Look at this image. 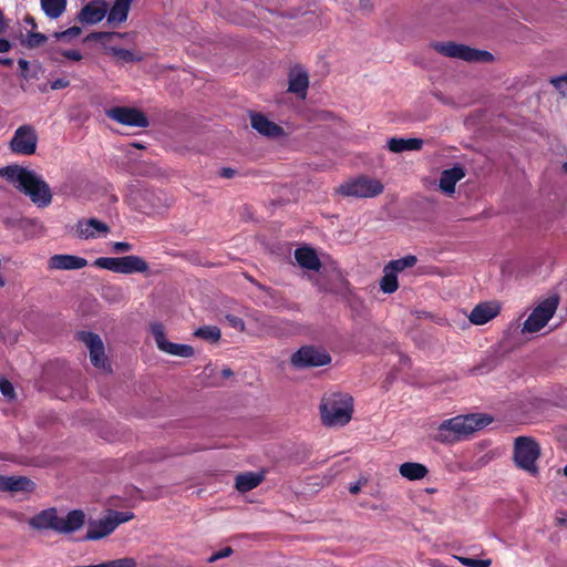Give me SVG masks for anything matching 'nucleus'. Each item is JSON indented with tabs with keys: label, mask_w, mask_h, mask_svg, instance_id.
Masks as SVG:
<instances>
[{
	"label": "nucleus",
	"mask_w": 567,
	"mask_h": 567,
	"mask_svg": "<svg viewBox=\"0 0 567 567\" xmlns=\"http://www.w3.org/2000/svg\"><path fill=\"white\" fill-rule=\"evenodd\" d=\"M226 319L233 328L239 331H243L245 329V323L241 318L234 315H228L226 316Z\"/></svg>",
	"instance_id": "obj_45"
},
{
	"label": "nucleus",
	"mask_w": 567,
	"mask_h": 567,
	"mask_svg": "<svg viewBox=\"0 0 567 567\" xmlns=\"http://www.w3.org/2000/svg\"><path fill=\"white\" fill-rule=\"evenodd\" d=\"M309 87V74L300 65L290 69L288 73V92L305 100Z\"/></svg>",
	"instance_id": "obj_16"
},
{
	"label": "nucleus",
	"mask_w": 567,
	"mask_h": 567,
	"mask_svg": "<svg viewBox=\"0 0 567 567\" xmlns=\"http://www.w3.org/2000/svg\"><path fill=\"white\" fill-rule=\"evenodd\" d=\"M47 37L40 32H29L22 44L29 49H34L43 45L47 42Z\"/></svg>",
	"instance_id": "obj_37"
},
{
	"label": "nucleus",
	"mask_w": 567,
	"mask_h": 567,
	"mask_svg": "<svg viewBox=\"0 0 567 567\" xmlns=\"http://www.w3.org/2000/svg\"><path fill=\"white\" fill-rule=\"evenodd\" d=\"M133 0H115L107 11V23L118 25L127 20Z\"/></svg>",
	"instance_id": "obj_25"
},
{
	"label": "nucleus",
	"mask_w": 567,
	"mask_h": 567,
	"mask_svg": "<svg viewBox=\"0 0 567 567\" xmlns=\"http://www.w3.org/2000/svg\"><path fill=\"white\" fill-rule=\"evenodd\" d=\"M233 553V549L231 547H225L218 551H215L214 554H212V556L208 558V561L209 563H214L220 558H225V557H228L230 556Z\"/></svg>",
	"instance_id": "obj_44"
},
{
	"label": "nucleus",
	"mask_w": 567,
	"mask_h": 567,
	"mask_svg": "<svg viewBox=\"0 0 567 567\" xmlns=\"http://www.w3.org/2000/svg\"><path fill=\"white\" fill-rule=\"evenodd\" d=\"M131 145L133 147H135V148H138V150L145 148V146L143 144L138 143V142L132 143Z\"/></svg>",
	"instance_id": "obj_56"
},
{
	"label": "nucleus",
	"mask_w": 567,
	"mask_h": 567,
	"mask_svg": "<svg viewBox=\"0 0 567 567\" xmlns=\"http://www.w3.org/2000/svg\"><path fill=\"white\" fill-rule=\"evenodd\" d=\"M398 288H399L398 275L394 274L393 271L386 269V267L384 266L383 276L380 280V289L384 293H393L394 291L398 290Z\"/></svg>",
	"instance_id": "obj_32"
},
{
	"label": "nucleus",
	"mask_w": 567,
	"mask_h": 567,
	"mask_svg": "<svg viewBox=\"0 0 567 567\" xmlns=\"http://www.w3.org/2000/svg\"><path fill=\"white\" fill-rule=\"evenodd\" d=\"M75 231L79 238L91 239L106 235L110 231V227L96 218L80 219L75 225Z\"/></svg>",
	"instance_id": "obj_17"
},
{
	"label": "nucleus",
	"mask_w": 567,
	"mask_h": 567,
	"mask_svg": "<svg viewBox=\"0 0 567 567\" xmlns=\"http://www.w3.org/2000/svg\"><path fill=\"white\" fill-rule=\"evenodd\" d=\"M359 491H360V487L357 484L350 487L351 494H357Z\"/></svg>",
	"instance_id": "obj_54"
},
{
	"label": "nucleus",
	"mask_w": 567,
	"mask_h": 567,
	"mask_svg": "<svg viewBox=\"0 0 567 567\" xmlns=\"http://www.w3.org/2000/svg\"><path fill=\"white\" fill-rule=\"evenodd\" d=\"M127 33H120V32H107V31H99V32H92L86 37V40H95L100 41L105 49V52L109 54H112L113 56L117 58L118 60H122L124 62H134L140 61V58H135L134 53L127 49H122L118 47H107L106 42L112 40L113 38H123Z\"/></svg>",
	"instance_id": "obj_13"
},
{
	"label": "nucleus",
	"mask_w": 567,
	"mask_h": 567,
	"mask_svg": "<svg viewBox=\"0 0 567 567\" xmlns=\"http://www.w3.org/2000/svg\"><path fill=\"white\" fill-rule=\"evenodd\" d=\"M462 416L445 420L437 429L436 440L442 443H453L467 435Z\"/></svg>",
	"instance_id": "obj_15"
},
{
	"label": "nucleus",
	"mask_w": 567,
	"mask_h": 567,
	"mask_svg": "<svg viewBox=\"0 0 567 567\" xmlns=\"http://www.w3.org/2000/svg\"><path fill=\"white\" fill-rule=\"evenodd\" d=\"M550 83L561 96L567 97V73L561 76L551 78Z\"/></svg>",
	"instance_id": "obj_40"
},
{
	"label": "nucleus",
	"mask_w": 567,
	"mask_h": 567,
	"mask_svg": "<svg viewBox=\"0 0 567 567\" xmlns=\"http://www.w3.org/2000/svg\"><path fill=\"white\" fill-rule=\"evenodd\" d=\"M18 64H19V68L21 70V73L20 75L24 79V80H28L30 79V75L28 74V69H29V62L24 59H20L18 61Z\"/></svg>",
	"instance_id": "obj_48"
},
{
	"label": "nucleus",
	"mask_w": 567,
	"mask_h": 567,
	"mask_svg": "<svg viewBox=\"0 0 567 567\" xmlns=\"http://www.w3.org/2000/svg\"><path fill=\"white\" fill-rule=\"evenodd\" d=\"M85 523V514L81 509H73L65 518L60 517L59 533L71 534L79 530Z\"/></svg>",
	"instance_id": "obj_24"
},
{
	"label": "nucleus",
	"mask_w": 567,
	"mask_h": 567,
	"mask_svg": "<svg viewBox=\"0 0 567 567\" xmlns=\"http://www.w3.org/2000/svg\"><path fill=\"white\" fill-rule=\"evenodd\" d=\"M82 33V29L78 25H73L64 31L55 32L54 37L56 40H70L79 37Z\"/></svg>",
	"instance_id": "obj_38"
},
{
	"label": "nucleus",
	"mask_w": 567,
	"mask_h": 567,
	"mask_svg": "<svg viewBox=\"0 0 567 567\" xmlns=\"http://www.w3.org/2000/svg\"><path fill=\"white\" fill-rule=\"evenodd\" d=\"M499 308L493 303L483 302L474 307L468 319L472 323L485 324L498 315Z\"/></svg>",
	"instance_id": "obj_21"
},
{
	"label": "nucleus",
	"mask_w": 567,
	"mask_h": 567,
	"mask_svg": "<svg viewBox=\"0 0 567 567\" xmlns=\"http://www.w3.org/2000/svg\"><path fill=\"white\" fill-rule=\"evenodd\" d=\"M383 188L380 181L360 176L341 184L337 192L346 197L368 198L380 195Z\"/></svg>",
	"instance_id": "obj_7"
},
{
	"label": "nucleus",
	"mask_w": 567,
	"mask_h": 567,
	"mask_svg": "<svg viewBox=\"0 0 567 567\" xmlns=\"http://www.w3.org/2000/svg\"><path fill=\"white\" fill-rule=\"evenodd\" d=\"M87 265L83 257L74 255H53L48 261L49 269L76 270Z\"/></svg>",
	"instance_id": "obj_20"
},
{
	"label": "nucleus",
	"mask_w": 567,
	"mask_h": 567,
	"mask_svg": "<svg viewBox=\"0 0 567 567\" xmlns=\"http://www.w3.org/2000/svg\"><path fill=\"white\" fill-rule=\"evenodd\" d=\"M460 563L466 567H489L492 565L491 559H476L470 557H460Z\"/></svg>",
	"instance_id": "obj_39"
},
{
	"label": "nucleus",
	"mask_w": 567,
	"mask_h": 567,
	"mask_svg": "<svg viewBox=\"0 0 567 567\" xmlns=\"http://www.w3.org/2000/svg\"><path fill=\"white\" fill-rule=\"evenodd\" d=\"M564 522H565V519H564V518H560V519H559V524H563Z\"/></svg>",
	"instance_id": "obj_61"
},
{
	"label": "nucleus",
	"mask_w": 567,
	"mask_h": 567,
	"mask_svg": "<svg viewBox=\"0 0 567 567\" xmlns=\"http://www.w3.org/2000/svg\"><path fill=\"white\" fill-rule=\"evenodd\" d=\"M353 414V398L348 393L324 394L320 403V416L326 426H344Z\"/></svg>",
	"instance_id": "obj_2"
},
{
	"label": "nucleus",
	"mask_w": 567,
	"mask_h": 567,
	"mask_svg": "<svg viewBox=\"0 0 567 567\" xmlns=\"http://www.w3.org/2000/svg\"><path fill=\"white\" fill-rule=\"evenodd\" d=\"M417 258L414 255H408L400 259L391 260L385 265L386 269L393 271L398 275V272L403 271L406 268H412L415 266Z\"/></svg>",
	"instance_id": "obj_33"
},
{
	"label": "nucleus",
	"mask_w": 567,
	"mask_h": 567,
	"mask_svg": "<svg viewBox=\"0 0 567 567\" xmlns=\"http://www.w3.org/2000/svg\"><path fill=\"white\" fill-rule=\"evenodd\" d=\"M563 171L567 174V162L563 164Z\"/></svg>",
	"instance_id": "obj_59"
},
{
	"label": "nucleus",
	"mask_w": 567,
	"mask_h": 567,
	"mask_svg": "<svg viewBox=\"0 0 567 567\" xmlns=\"http://www.w3.org/2000/svg\"><path fill=\"white\" fill-rule=\"evenodd\" d=\"M114 532L111 522H109L107 517L102 519H91L89 522L86 535L84 536L85 540H99L103 537L109 536Z\"/></svg>",
	"instance_id": "obj_26"
},
{
	"label": "nucleus",
	"mask_w": 567,
	"mask_h": 567,
	"mask_svg": "<svg viewBox=\"0 0 567 567\" xmlns=\"http://www.w3.org/2000/svg\"><path fill=\"white\" fill-rule=\"evenodd\" d=\"M109 11L105 0H91L84 4L76 14V21L81 24H96L101 22Z\"/></svg>",
	"instance_id": "obj_14"
},
{
	"label": "nucleus",
	"mask_w": 567,
	"mask_h": 567,
	"mask_svg": "<svg viewBox=\"0 0 567 567\" xmlns=\"http://www.w3.org/2000/svg\"><path fill=\"white\" fill-rule=\"evenodd\" d=\"M360 6L362 8H369L370 7V1L369 0H360Z\"/></svg>",
	"instance_id": "obj_55"
},
{
	"label": "nucleus",
	"mask_w": 567,
	"mask_h": 567,
	"mask_svg": "<svg viewBox=\"0 0 567 567\" xmlns=\"http://www.w3.org/2000/svg\"><path fill=\"white\" fill-rule=\"evenodd\" d=\"M11 42L7 39L0 38V53H6L11 50Z\"/></svg>",
	"instance_id": "obj_50"
},
{
	"label": "nucleus",
	"mask_w": 567,
	"mask_h": 567,
	"mask_svg": "<svg viewBox=\"0 0 567 567\" xmlns=\"http://www.w3.org/2000/svg\"><path fill=\"white\" fill-rule=\"evenodd\" d=\"M40 4L48 18L58 19L65 12L68 0H40Z\"/></svg>",
	"instance_id": "obj_30"
},
{
	"label": "nucleus",
	"mask_w": 567,
	"mask_h": 567,
	"mask_svg": "<svg viewBox=\"0 0 567 567\" xmlns=\"http://www.w3.org/2000/svg\"><path fill=\"white\" fill-rule=\"evenodd\" d=\"M194 334L210 342H217L221 337L220 329L216 326L200 327L194 332Z\"/></svg>",
	"instance_id": "obj_35"
},
{
	"label": "nucleus",
	"mask_w": 567,
	"mask_h": 567,
	"mask_svg": "<svg viewBox=\"0 0 567 567\" xmlns=\"http://www.w3.org/2000/svg\"><path fill=\"white\" fill-rule=\"evenodd\" d=\"M236 174H237L236 169L230 168V167H223L219 171V176L223 178H233L234 176H236Z\"/></svg>",
	"instance_id": "obj_49"
},
{
	"label": "nucleus",
	"mask_w": 567,
	"mask_h": 567,
	"mask_svg": "<svg viewBox=\"0 0 567 567\" xmlns=\"http://www.w3.org/2000/svg\"><path fill=\"white\" fill-rule=\"evenodd\" d=\"M251 127L259 134L267 137H279L285 134L284 128L275 122L268 120L261 113L252 112L250 114Z\"/></svg>",
	"instance_id": "obj_18"
},
{
	"label": "nucleus",
	"mask_w": 567,
	"mask_h": 567,
	"mask_svg": "<svg viewBox=\"0 0 567 567\" xmlns=\"http://www.w3.org/2000/svg\"><path fill=\"white\" fill-rule=\"evenodd\" d=\"M69 85H70V81L64 78H60V79H56L53 82H51L52 90L64 89V87H68Z\"/></svg>",
	"instance_id": "obj_47"
},
{
	"label": "nucleus",
	"mask_w": 567,
	"mask_h": 567,
	"mask_svg": "<svg viewBox=\"0 0 567 567\" xmlns=\"http://www.w3.org/2000/svg\"><path fill=\"white\" fill-rule=\"evenodd\" d=\"M151 333L154 337L157 348L165 353L181 358H190L194 355V348L188 344L171 342L166 339L165 328L161 322L150 324Z\"/></svg>",
	"instance_id": "obj_9"
},
{
	"label": "nucleus",
	"mask_w": 567,
	"mask_h": 567,
	"mask_svg": "<svg viewBox=\"0 0 567 567\" xmlns=\"http://www.w3.org/2000/svg\"><path fill=\"white\" fill-rule=\"evenodd\" d=\"M564 475L567 476V465L564 467Z\"/></svg>",
	"instance_id": "obj_60"
},
{
	"label": "nucleus",
	"mask_w": 567,
	"mask_h": 567,
	"mask_svg": "<svg viewBox=\"0 0 567 567\" xmlns=\"http://www.w3.org/2000/svg\"><path fill=\"white\" fill-rule=\"evenodd\" d=\"M93 265L102 269L125 275L146 272L148 270V264L142 257L135 255L124 257H100Z\"/></svg>",
	"instance_id": "obj_4"
},
{
	"label": "nucleus",
	"mask_w": 567,
	"mask_h": 567,
	"mask_svg": "<svg viewBox=\"0 0 567 567\" xmlns=\"http://www.w3.org/2000/svg\"><path fill=\"white\" fill-rule=\"evenodd\" d=\"M38 135L32 125L19 126L10 142L12 153L18 155H32L37 151Z\"/></svg>",
	"instance_id": "obj_10"
},
{
	"label": "nucleus",
	"mask_w": 567,
	"mask_h": 567,
	"mask_svg": "<svg viewBox=\"0 0 567 567\" xmlns=\"http://www.w3.org/2000/svg\"><path fill=\"white\" fill-rule=\"evenodd\" d=\"M105 567H136L137 564L134 558L125 557L107 563H103Z\"/></svg>",
	"instance_id": "obj_41"
},
{
	"label": "nucleus",
	"mask_w": 567,
	"mask_h": 567,
	"mask_svg": "<svg viewBox=\"0 0 567 567\" xmlns=\"http://www.w3.org/2000/svg\"><path fill=\"white\" fill-rule=\"evenodd\" d=\"M6 286V279L3 278V276L0 275V287H4Z\"/></svg>",
	"instance_id": "obj_57"
},
{
	"label": "nucleus",
	"mask_w": 567,
	"mask_h": 567,
	"mask_svg": "<svg viewBox=\"0 0 567 567\" xmlns=\"http://www.w3.org/2000/svg\"><path fill=\"white\" fill-rule=\"evenodd\" d=\"M291 364L297 369L323 367L331 362L327 350L315 346H303L290 358Z\"/></svg>",
	"instance_id": "obj_8"
},
{
	"label": "nucleus",
	"mask_w": 567,
	"mask_h": 567,
	"mask_svg": "<svg viewBox=\"0 0 567 567\" xmlns=\"http://www.w3.org/2000/svg\"><path fill=\"white\" fill-rule=\"evenodd\" d=\"M559 305L557 295L549 296L540 301L527 317L523 324V332L535 333L540 331L554 317Z\"/></svg>",
	"instance_id": "obj_5"
},
{
	"label": "nucleus",
	"mask_w": 567,
	"mask_h": 567,
	"mask_svg": "<svg viewBox=\"0 0 567 567\" xmlns=\"http://www.w3.org/2000/svg\"><path fill=\"white\" fill-rule=\"evenodd\" d=\"M34 483L24 476H10L9 492L32 491Z\"/></svg>",
	"instance_id": "obj_34"
},
{
	"label": "nucleus",
	"mask_w": 567,
	"mask_h": 567,
	"mask_svg": "<svg viewBox=\"0 0 567 567\" xmlns=\"http://www.w3.org/2000/svg\"><path fill=\"white\" fill-rule=\"evenodd\" d=\"M113 529L115 530L117 526L122 523H126L134 518V514L132 512H118L112 511L109 516H106Z\"/></svg>",
	"instance_id": "obj_36"
},
{
	"label": "nucleus",
	"mask_w": 567,
	"mask_h": 567,
	"mask_svg": "<svg viewBox=\"0 0 567 567\" xmlns=\"http://www.w3.org/2000/svg\"><path fill=\"white\" fill-rule=\"evenodd\" d=\"M465 176V171L462 166H454L449 169H444L440 176V188L446 194H453L455 192V185Z\"/></svg>",
	"instance_id": "obj_22"
},
{
	"label": "nucleus",
	"mask_w": 567,
	"mask_h": 567,
	"mask_svg": "<svg viewBox=\"0 0 567 567\" xmlns=\"http://www.w3.org/2000/svg\"><path fill=\"white\" fill-rule=\"evenodd\" d=\"M399 473L409 481H417L424 478L429 471L425 465L415 462H405L400 465Z\"/></svg>",
	"instance_id": "obj_28"
},
{
	"label": "nucleus",
	"mask_w": 567,
	"mask_h": 567,
	"mask_svg": "<svg viewBox=\"0 0 567 567\" xmlns=\"http://www.w3.org/2000/svg\"><path fill=\"white\" fill-rule=\"evenodd\" d=\"M262 480V474L248 472L237 475L235 486L239 492L246 493L256 488Z\"/></svg>",
	"instance_id": "obj_29"
},
{
	"label": "nucleus",
	"mask_w": 567,
	"mask_h": 567,
	"mask_svg": "<svg viewBox=\"0 0 567 567\" xmlns=\"http://www.w3.org/2000/svg\"><path fill=\"white\" fill-rule=\"evenodd\" d=\"M113 251L116 254L128 252L133 249V245L126 241H115L112 245Z\"/></svg>",
	"instance_id": "obj_43"
},
{
	"label": "nucleus",
	"mask_w": 567,
	"mask_h": 567,
	"mask_svg": "<svg viewBox=\"0 0 567 567\" xmlns=\"http://www.w3.org/2000/svg\"><path fill=\"white\" fill-rule=\"evenodd\" d=\"M0 177L13 184L40 208L48 207L52 202L49 184L30 169L19 165H8L0 168Z\"/></svg>",
	"instance_id": "obj_1"
},
{
	"label": "nucleus",
	"mask_w": 567,
	"mask_h": 567,
	"mask_svg": "<svg viewBox=\"0 0 567 567\" xmlns=\"http://www.w3.org/2000/svg\"><path fill=\"white\" fill-rule=\"evenodd\" d=\"M76 336L78 340L89 348L91 363L97 369H106L109 363L104 352V344L100 336L90 331H80Z\"/></svg>",
	"instance_id": "obj_12"
},
{
	"label": "nucleus",
	"mask_w": 567,
	"mask_h": 567,
	"mask_svg": "<svg viewBox=\"0 0 567 567\" xmlns=\"http://www.w3.org/2000/svg\"><path fill=\"white\" fill-rule=\"evenodd\" d=\"M0 64L10 68L13 65V60L11 58H0Z\"/></svg>",
	"instance_id": "obj_52"
},
{
	"label": "nucleus",
	"mask_w": 567,
	"mask_h": 567,
	"mask_svg": "<svg viewBox=\"0 0 567 567\" xmlns=\"http://www.w3.org/2000/svg\"><path fill=\"white\" fill-rule=\"evenodd\" d=\"M424 142L422 138H401L392 137L388 141V148L392 153H402L404 151H420Z\"/></svg>",
	"instance_id": "obj_27"
},
{
	"label": "nucleus",
	"mask_w": 567,
	"mask_h": 567,
	"mask_svg": "<svg viewBox=\"0 0 567 567\" xmlns=\"http://www.w3.org/2000/svg\"><path fill=\"white\" fill-rule=\"evenodd\" d=\"M106 116L122 125L145 128L150 125L146 114L131 106H114L105 112Z\"/></svg>",
	"instance_id": "obj_11"
},
{
	"label": "nucleus",
	"mask_w": 567,
	"mask_h": 567,
	"mask_svg": "<svg viewBox=\"0 0 567 567\" xmlns=\"http://www.w3.org/2000/svg\"><path fill=\"white\" fill-rule=\"evenodd\" d=\"M60 517L54 507L44 509L29 519V525L34 529H52L59 533Z\"/></svg>",
	"instance_id": "obj_19"
},
{
	"label": "nucleus",
	"mask_w": 567,
	"mask_h": 567,
	"mask_svg": "<svg viewBox=\"0 0 567 567\" xmlns=\"http://www.w3.org/2000/svg\"><path fill=\"white\" fill-rule=\"evenodd\" d=\"M540 457V445L530 436H518L514 441L513 460L515 465L536 476L539 472L537 460Z\"/></svg>",
	"instance_id": "obj_3"
},
{
	"label": "nucleus",
	"mask_w": 567,
	"mask_h": 567,
	"mask_svg": "<svg viewBox=\"0 0 567 567\" xmlns=\"http://www.w3.org/2000/svg\"><path fill=\"white\" fill-rule=\"evenodd\" d=\"M0 392L8 399L14 398V389L12 383L6 378H0Z\"/></svg>",
	"instance_id": "obj_42"
},
{
	"label": "nucleus",
	"mask_w": 567,
	"mask_h": 567,
	"mask_svg": "<svg viewBox=\"0 0 567 567\" xmlns=\"http://www.w3.org/2000/svg\"><path fill=\"white\" fill-rule=\"evenodd\" d=\"M466 434H471L477 430L483 429L492 422V419L484 414H470L462 416Z\"/></svg>",
	"instance_id": "obj_31"
},
{
	"label": "nucleus",
	"mask_w": 567,
	"mask_h": 567,
	"mask_svg": "<svg viewBox=\"0 0 567 567\" xmlns=\"http://www.w3.org/2000/svg\"><path fill=\"white\" fill-rule=\"evenodd\" d=\"M9 482H10V476L0 475V489L9 491Z\"/></svg>",
	"instance_id": "obj_51"
},
{
	"label": "nucleus",
	"mask_w": 567,
	"mask_h": 567,
	"mask_svg": "<svg viewBox=\"0 0 567 567\" xmlns=\"http://www.w3.org/2000/svg\"><path fill=\"white\" fill-rule=\"evenodd\" d=\"M223 373H224V375H226V377H228V375H231V374H233V372H231V370H230V369H226V370H224V371H223Z\"/></svg>",
	"instance_id": "obj_58"
},
{
	"label": "nucleus",
	"mask_w": 567,
	"mask_h": 567,
	"mask_svg": "<svg viewBox=\"0 0 567 567\" xmlns=\"http://www.w3.org/2000/svg\"><path fill=\"white\" fill-rule=\"evenodd\" d=\"M62 55L72 61H80L83 58L79 50H65Z\"/></svg>",
	"instance_id": "obj_46"
},
{
	"label": "nucleus",
	"mask_w": 567,
	"mask_h": 567,
	"mask_svg": "<svg viewBox=\"0 0 567 567\" xmlns=\"http://www.w3.org/2000/svg\"><path fill=\"white\" fill-rule=\"evenodd\" d=\"M433 48L445 56L461 59L466 62H492L494 59L488 51L473 49L455 42H436Z\"/></svg>",
	"instance_id": "obj_6"
},
{
	"label": "nucleus",
	"mask_w": 567,
	"mask_h": 567,
	"mask_svg": "<svg viewBox=\"0 0 567 567\" xmlns=\"http://www.w3.org/2000/svg\"><path fill=\"white\" fill-rule=\"evenodd\" d=\"M24 22H25V23H28V24H30L33 29H35V28H37L35 20H34V18H33V17H31V16H27V17L24 18Z\"/></svg>",
	"instance_id": "obj_53"
},
{
	"label": "nucleus",
	"mask_w": 567,
	"mask_h": 567,
	"mask_svg": "<svg viewBox=\"0 0 567 567\" xmlns=\"http://www.w3.org/2000/svg\"><path fill=\"white\" fill-rule=\"evenodd\" d=\"M295 258L300 267L308 270L319 271L322 266L317 252L311 247L297 248Z\"/></svg>",
	"instance_id": "obj_23"
}]
</instances>
